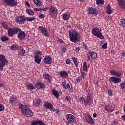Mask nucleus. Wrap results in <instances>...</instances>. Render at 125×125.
<instances>
[{
	"label": "nucleus",
	"mask_w": 125,
	"mask_h": 125,
	"mask_svg": "<svg viewBox=\"0 0 125 125\" xmlns=\"http://www.w3.org/2000/svg\"><path fill=\"white\" fill-rule=\"evenodd\" d=\"M18 32H19V28L17 27L10 28L8 31V35L9 37H13L15 34L17 35Z\"/></svg>",
	"instance_id": "nucleus-5"
},
{
	"label": "nucleus",
	"mask_w": 125,
	"mask_h": 125,
	"mask_svg": "<svg viewBox=\"0 0 125 125\" xmlns=\"http://www.w3.org/2000/svg\"><path fill=\"white\" fill-rule=\"evenodd\" d=\"M28 86L30 88V89H32V90L35 89V87L33 86V84H29Z\"/></svg>",
	"instance_id": "nucleus-49"
},
{
	"label": "nucleus",
	"mask_w": 125,
	"mask_h": 125,
	"mask_svg": "<svg viewBox=\"0 0 125 125\" xmlns=\"http://www.w3.org/2000/svg\"><path fill=\"white\" fill-rule=\"evenodd\" d=\"M44 77L46 79V80H48L49 83L51 82V79H52L51 76L45 73L44 74Z\"/></svg>",
	"instance_id": "nucleus-24"
},
{
	"label": "nucleus",
	"mask_w": 125,
	"mask_h": 125,
	"mask_svg": "<svg viewBox=\"0 0 125 125\" xmlns=\"http://www.w3.org/2000/svg\"><path fill=\"white\" fill-rule=\"evenodd\" d=\"M105 110L109 113H112L114 110V109L112 108V105H109L105 106Z\"/></svg>",
	"instance_id": "nucleus-22"
},
{
	"label": "nucleus",
	"mask_w": 125,
	"mask_h": 125,
	"mask_svg": "<svg viewBox=\"0 0 125 125\" xmlns=\"http://www.w3.org/2000/svg\"><path fill=\"white\" fill-rule=\"evenodd\" d=\"M25 5L28 7H30L31 6V5L30 4V3H28V1L25 2Z\"/></svg>",
	"instance_id": "nucleus-59"
},
{
	"label": "nucleus",
	"mask_w": 125,
	"mask_h": 125,
	"mask_svg": "<svg viewBox=\"0 0 125 125\" xmlns=\"http://www.w3.org/2000/svg\"><path fill=\"white\" fill-rule=\"evenodd\" d=\"M42 60V58L41 56L35 55L34 57V61L37 64H40L41 63V61Z\"/></svg>",
	"instance_id": "nucleus-18"
},
{
	"label": "nucleus",
	"mask_w": 125,
	"mask_h": 125,
	"mask_svg": "<svg viewBox=\"0 0 125 125\" xmlns=\"http://www.w3.org/2000/svg\"><path fill=\"white\" fill-rule=\"evenodd\" d=\"M41 105V100L37 99L34 103V106L35 107H39Z\"/></svg>",
	"instance_id": "nucleus-28"
},
{
	"label": "nucleus",
	"mask_w": 125,
	"mask_h": 125,
	"mask_svg": "<svg viewBox=\"0 0 125 125\" xmlns=\"http://www.w3.org/2000/svg\"><path fill=\"white\" fill-rule=\"evenodd\" d=\"M17 34L18 39L21 41H23V40H24L26 37V34L25 32L24 31H22V30L20 28H19V32H18Z\"/></svg>",
	"instance_id": "nucleus-8"
},
{
	"label": "nucleus",
	"mask_w": 125,
	"mask_h": 125,
	"mask_svg": "<svg viewBox=\"0 0 125 125\" xmlns=\"http://www.w3.org/2000/svg\"><path fill=\"white\" fill-rule=\"evenodd\" d=\"M39 17L41 19L44 18V17H45V16H44V15H43L42 14H40L39 15Z\"/></svg>",
	"instance_id": "nucleus-50"
},
{
	"label": "nucleus",
	"mask_w": 125,
	"mask_h": 125,
	"mask_svg": "<svg viewBox=\"0 0 125 125\" xmlns=\"http://www.w3.org/2000/svg\"><path fill=\"white\" fill-rule=\"evenodd\" d=\"M35 18H36L35 17H33L32 18L31 17H26V19L27 21H28V22H32L33 20H35Z\"/></svg>",
	"instance_id": "nucleus-36"
},
{
	"label": "nucleus",
	"mask_w": 125,
	"mask_h": 125,
	"mask_svg": "<svg viewBox=\"0 0 125 125\" xmlns=\"http://www.w3.org/2000/svg\"><path fill=\"white\" fill-rule=\"evenodd\" d=\"M25 54V49L22 47H20V51L18 52V56H23Z\"/></svg>",
	"instance_id": "nucleus-19"
},
{
	"label": "nucleus",
	"mask_w": 125,
	"mask_h": 125,
	"mask_svg": "<svg viewBox=\"0 0 125 125\" xmlns=\"http://www.w3.org/2000/svg\"><path fill=\"white\" fill-rule=\"evenodd\" d=\"M57 42H58L60 43H64V41H63L62 39H58Z\"/></svg>",
	"instance_id": "nucleus-51"
},
{
	"label": "nucleus",
	"mask_w": 125,
	"mask_h": 125,
	"mask_svg": "<svg viewBox=\"0 0 125 125\" xmlns=\"http://www.w3.org/2000/svg\"><path fill=\"white\" fill-rule=\"evenodd\" d=\"M26 13L29 15H34V12L30 9L26 10Z\"/></svg>",
	"instance_id": "nucleus-38"
},
{
	"label": "nucleus",
	"mask_w": 125,
	"mask_h": 125,
	"mask_svg": "<svg viewBox=\"0 0 125 125\" xmlns=\"http://www.w3.org/2000/svg\"><path fill=\"white\" fill-rule=\"evenodd\" d=\"M16 22L18 24H24L25 21H26V18H24L23 16H17L15 18Z\"/></svg>",
	"instance_id": "nucleus-6"
},
{
	"label": "nucleus",
	"mask_w": 125,
	"mask_h": 125,
	"mask_svg": "<svg viewBox=\"0 0 125 125\" xmlns=\"http://www.w3.org/2000/svg\"><path fill=\"white\" fill-rule=\"evenodd\" d=\"M60 76L63 79H66V78H67L68 77V73L66 71H61L60 73Z\"/></svg>",
	"instance_id": "nucleus-20"
},
{
	"label": "nucleus",
	"mask_w": 125,
	"mask_h": 125,
	"mask_svg": "<svg viewBox=\"0 0 125 125\" xmlns=\"http://www.w3.org/2000/svg\"><path fill=\"white\" fill-rule=\"evenodd\" d=\"M120 7L122 9H125V0H118Z\"/></svg>",
	"instance_id": "nucleus-15"
},
{
	"label": "nucleus",
	"mask_w": 125,
	"mask_h": 125,
	"mask_svg": "<svg viewBox=\"0 0 125 125\" xmlns=\"http://www.w3.org/2000/svg\"><path fill=\"white\" fill-rule=\"evenodd\" d=\"M88 13L89 14H95L96 15L97 14V10L93 8H90L88 9Z\"/></svg>",
	"instance_id": "nucleus-17"
},
{
	"label": "nucleus",
	"mask_w": 125,
	"mask_h": 125,
	"mask_svg": "<svg viewBox=\"0 0 125 125\" xmlns=\"http://www.w3.org/2000/svg\"><path fill=\"white\" fill-rule=\"evenodd\" d=\"M96 3L98 6H101L104 4V0H97Z\"/></svg>",
	"instance_id": "nucleus-25"
},
{
	"label": "nucleus",
	"mask_w": 125,
	"mask_h": 125,
	"mask_svg": "<svg viewBox=\"0 0 125 125\" xmlns=\"http://www.w3.org/2000/svg\"><path fill=\"white\" fill-rule=\"evenodd\" d=\"M8 63V61L6 60L5 56L0 54V70L3 71V67Z\"/></svg>",
	"instance_id": "nucleus-3"
},
{
	"label": "nucleus",
	"mask_w": 125,
	"mask_h": 125,
	"mask_svg": "<svg viewBox=\"0 0 125 125\" xmlns=\"http://www.w3.org/2000/svg\"><path fill=\"white\" fill-rule=\"evenodd\" d=\"M15 0H4V2L6 5L13 7V6H16V5H17V2Z\"/></svg>",
	"instance_id": "nucleus-7"
},
{
	"label": "nucleus",
	"mask_w": 125,
	"mask_h": 125,
	"mask_svg": "<svg viewBox=\"0 0 125 125\" xmlns=\"http://www.w3.org/2000/svg\"><path fill=\"white\" fill-rule=\"evenodd\" d=\"M31 125H46L44 122H42V121H34Z\"/></svg>",
	"instance_id": "nucleus-16"
},
{
	"label": "nucleus",
	"mask_w": 125,
	"mask_h": 125,
	"mask_svg": "<svg viewBox=\"0 0 125 125\" xmlns=\"http://www.w3.org/2000/svg\"><path fill=\"white\" fill-rule=\"evenodd\" d=\"M88 99V101H89V103H92V97L91 98H89Z\"/></svg>",
	"instance_id": "nucleus-58"
},
{
	"label": "nucleus",
	"mask_w": 125,
	"mask_h": 125,
	"mask_svg": "<svg viewBox=\"0 0 125 125\" xmlns=\"http://www.w3.org/2000/svg\"><path fill=\"white\" fill-rule=\"evenodd\" d=\"M107 48H108V43L107 42L104 44L102 46V48H103V49H107Z\"/></svg>",
	"instance_id": "nucleus-41"
},
{
	"label": "nucleus",
	"mask_w": 125,
	"mask_h": 125,
	"mask_svg": "<svg viewBox=\"0 0 125 125\" xmlns=\"http://www.w3.org/2000/svg\"><path fill=\"white\" fill-rule=\"evenodd\" d=\"M16 99L14 97H12L11 98H10V104H11V105L13 104V103H14V102H15Z\"/></svg>",
	"instance_id": "nucleus-33"
},
{
	"label": "nucleus",
	"mask_w": 125,
	"mask_h": 125,
	"mask_svg": "<svg viewBox=\"0 0 125 125\" xmlns=\"http://www.w3.org/2000/svg\"><path fill=\"white\" fill-rule=\"evenodd\" d=\"M63 18L64 20H69V18H70V14L64 13L63 15Z\"/></svg>",
	"instance_id": "nucleus-29"
},
{
	"label": "nucleus",
	"mask_w": 125,
	"mask_h": 125,
	"mask_svg": "<svg viewBox=\"0 0 125 125\" xmlns=\"http://www.w3.org/2000/svg\"><path fill=\"white\" fill-rule=\"evenodd\" d=\"M44 106L46 107V108L47 109H51L53 108V105H52V104L51 103H48L47 102H45Z\"/></svg>",
	"instance_id": "nucleus-21"
},
{
	"label": "nucleus",
	"mask_w": 125,
	"mask_h": 125,
	"mask_svg": "<svg viewBox=\"0 0 125 125\" xmlns=\"http://www.w3.org/2000/svg\"><path fill=\"white\" fill-rule=\"evenodd\" d=\"M36 87L37 89H40V90H42L45 88V85L41 82H38L35 84Z\"/></svg>",
	"instance_id": "nucleus-12"
},
{
	"label": "nucleus",
	"mask_w": 125,
	"mask_h": 125,
	"mask_svg": "<svg viewBox=\"0 0 125 125\" xmlns=\"http://www.w3.org/2000/svg\"><path fill=\"white\" fill-rule=\"evenodd\" d=\"M67 50L66 47H64L63 48H62V52L65 53V52Z\"/></svg>",
	"instance_id": "nucleus-63"
},
{
	"label": "nucleus",
	"mask_w": 125,
	"mask_h": 125,
	"mask_svg": "<svg viewBox=\"0 0 125 125\" xmlns=\"http://www.w3.org/2000/svg\"><path fill=\"white\" fill-rule=\"evenodd\" d=\"M47 10H48V8H47V7L44 8H41V11H46Z\"/></svg>",
	"instance_id": "nucleus-57"
},
{
	"label": "nucleus",
	"mask_w": 125,
	"mask_h": 125,
	"mask_svg": "<svg viewBox=\"0 0 125 125\" xmlns=\"http://www.w3.org/2000/svg\"><path fill=\"white\" fill-rule=\"evenodd\" d=\"M121 81V78L116 77H112L109 79V83H119Z\"/></svg>",
	"instance_id": "nucleus-11"
},
{
	"label": "nucleus",
	"mask_w": 125,
	"mask_h": 125,
	"mask_svg": "<svg viewBox=\"0 0 125 125\" xmlns=\"http://www.w3.org/2000/svg\"><path fill=\"white\" fill-rule=\"evenodd\" d=\"M0 39L2 42H6V41H8V40H9V38L6 36H1Z\"/></svg>",
	"instance_id": "nucleus-34"
},
{
	"label": "nucleus",
	"mask_w": 125,
	"mask_h": 125,
	"mask_svg": "<svg viewBox=\"0 0 125 125\" xmlns=\"http://www.w3.org/2000/svg\"><path fill=\"white\" fill-rule=\"evenodd\" d=\"M110 73L112 76H116L117 77H121L122 72L115 70H110Z\"/></svg>",
	"instance_id": "nucleus-14"
},
{
	"label": "nucleus",
	"mask_w": 125,
	"mask_h": 125,
	"mask_svg": "<svg viewBox=\"0 0 125 125\" xmlns=\"http://www.w3.org/2000/svg\"><path fill=\"white\" fill-rule=\"evenodd\" d=\"M120 26L122 27H125V19H121L120 21Z\"/></svg>",
	"instance_id": "nucleus-31"
},
{
	"label": "nucleus",
	"mask_w": 125,
	"mask_h": 125,
	"mask_svg": "<svg viewBox=\"0 0 125 125\" xmlns=\"http://www.w3.org/2000/svg\"><path fill=\"white\" fill-rule=\"evenodd\" d=\"M19 108L21 109L22 114L25 117H32L33 116V112L32 110L27 107L26 105L20 104L19 106Z\"/></svg>",
	"instance_id": "nucleus-1"
},
{
	"label": "nucleus",
	"mask_w": 125,
	"mask_h": 125,
	"mask_svg": "<svg viewBox=\"0 0 125 125\" xmlns=\"http://www.w3.org/2000/svg\"><path fill=\"white\" fill-rule=\"evenodd\" d=\"M34 3H35L37 6H41L42 5V2L40 1H39V0H34L33 1Z\"/></svg>",
	"instance_id": "nucleus-30"
},
{
	"label": "nucleus",
	"mask_w": 125,
	"mask_h": 125,
	"mask_svg": "<svg viewBox=\"0 0 125 125\" xmlns=\"http://www.w3.org/2000/svg\"><path fill=\"white\" fill-rule=\"evenodd\" d=\"M122 119H123L125 121V115H123L121 117Z\"/></svg>",
	"instance_id": "nucleus-64"
},
{
	"label": "nucleus",
	"mask_w": 125,
	"mask_h": 125,
	"mask_svg": "<svg viewBox=\"0 0 125 125\" xmlns=\"http://www.w3.org/2000/svg\"><path fill=\"white\" fill-rule=\"evenodd\" d=\"M66 64H67V65H69V64H71V60L69 59H67L66 61Z\"/></svg>",
	"instance_id": "nucleus-47"
},
{
	"label": "nucleus",
	"mask_w": 125,
	"mask_h": 125,
	"mask_svg": "<svg viewBox=\"0 0 125 125\" xmlns=\"http://www.w3.org/2000/svg\"><path fill=\"white\" fill-rule=\"evenodd\" d=\"M81 81H82V77H78L76 78V82H77V83H80V82H81Z\"/></svg>",
	"instance_id": "nucleus-48"
},
{
	"label": "nucleus",
	"mask_w": 125,
	"mask_h": 125,
	"mask_svg": "<svg viewBox=\"0 0 125 125\" xmlns=\"http://www.w3.org/2000/svg\"><path fill=\"white\" fill-rule=\"evenodd\" d=\"M120 87L121 89H125V83L122 82L120 83Z\"/></svg>",
	"instance_id": "nucleus-42"
},
{
	"label": "nucleus",
	"mask_w": 125,
	"mask_h": 125,
	"mask_svg": "<svg viewBox=\"0 0 125 125\" xmlns=\"http://www.w3.org/2000/svg\"><path fill=\"white\" fill-rule=\"evenodd\" d=\"M35 54V55H42V52L41 51H37Z\"/></svg>",
	"instance_id": "nucleus-45"
},
{
	"label": "nucleus",
	"mask_w": 125,
	"mask_h": 125,
	"mask_svg": "<svg viewBox=\"0 0 125 125\" xmlns=\"http://www.w3.org/2000/svg\"><path fill=\"white\" fill-rule=\"evenodd\" d=\"M4 106L2 104H0V112L4 111Z\"/></svg>",
	"instance_id": "nucleus-46"
},
{
	"label": "nucleus",
	"mask_w": 125,
	"mask_h": 125,
	"mask_svg": "<svg viewBox=\"0 0 125 125\" xmlns=\"http://www.w3.org/2000/svg\"><path fill=\"white\" fill-rule=\"evenodd\" d=\"M69 35L70 39V41L73 42H77L80 41V39L78 37L79 33L76 31L69 32Z\"/></svg>",
	"instance_id": "nucleus-2"
},
{
	"label": "nucleus",
	"mask_w": 125,
	"mask_h": 125,
	"mask_svg": "<svg viewBox=\"0 0 125 125\" xmlns=\"http://www.w3.org/2000/svg\"><path fill=\"white\" fill-rule=\"evenodd\" d=\"M87 122L90 124L91 125H92V124H94V121H93V119H92V118H91V116H88L87 119Z\"/></svg>",
	"instance_id": "nucleus-26"
},
{
	"label": "nucleus",
	"mask_w": 125,
	"mask_h": 125,
	"mask_svg": "<svg viewBox=\"0 0 125 125\" xmlns=\"http://www.w3.org/2000/svg\"><path fill=\"white\" fill-rule=\"evenodd\" d=\"M108 94L110 96L113 95V91L111 90H108Z\"/></svg>",
	"instance_id": "nucleus-52"
},
{
	"label": "nucleus",
	"mask_w": 125,
	"mask_h": 125,
	"mask_svg": "<svg viewBox=\"0 0 125 125\" xmlns=\"http://www.w3.org/2000/svg\"><path fill=\"white\" fill-rule=\"evenodd\" d=\"M65 100H67V101H70L71 100V97H69V96H67L65 97Z\"/></svg>",
	"instance_id": "nucleus-56"
},
{
	"label": "nucleus",
	"mask_w": 125,
	"mask_h": 125,
	"mask_svg": "<svg viewBox=\"0 0 125 125\" xmlns=\"http://www.w3.org/2000/svg\"><path fill=\"white\" fill-rule=\"evenodd\" d=\"M89 54L90 56H91V58H92V59H95V58L97 57V53L94 52H93L92 53L90 52H89Z\"/></svg>",
	"instance_id": "nucleus-23"
},
{
	"label": "nucleus",
	"mask_w": 125,
	"mask_h": 125,
	"mask_svg": "<svg viewBox=\"0 0 125 125\" xmlns=\"http://www.w3.org/2000/svg\"><path fill=\"white\" fill-rule=\"evenodd\" d=\"M84 105L85 106V107H86L87 104H89V101H88V99L85 98L84 100Z\"/></svg>",
	"instance_id": "nucleus-40"
},
{
	"label": "nucleus",
	"mask_w": 125,
	"mask_h": 125,
	"mask_svg": "<svg viewBox=\"0 0 125 125\" xmlns=\"http://www.w3.org/2000/svg\"><path fill=\"white\" fill-rule=\"evenodd\" d=\"M38 31L40 32V33H41V34H43V35H44V36L46 37H49V36L48 32H47V30L46 28L43 27L39 26L38 27Z\"/></svg>",
	"instance_id": "nucleus-9"
},
{
	"label": "nucleus",
	"mask_w": 125,
	"mask_h": 125,
	"mask_svg": "<svg viewBox=\"0 0 125 125\" xmlns=\"http://www.w3.org/2000/svg\"><path fill=\"white\" fill-rule=\"evenodd\" d=\"M51 57H50L49 56H46L44 58V63H45V64H47V65H50V64H51Z\"/></svg>",
	"instance_id": "nucleus-13"
},
{
	"label": "nucleus",
	"mask_w": 125,
	"mask_h": 125,
	"mask_svg": "<svg viewBox=\"0 0 125 125\" xmlns=\"http://www.w3.org/2000/svg\"><path fill=\"white\" fill-rule=\"evenodd\" d=\"M122 56L123 57H125V52H124V51L122 52Z\"/></svg>",
	"instance_id": "nucleus-62"
},
{
	"label": "nucleus",
	"mask_w": 125,
	"mask_h": 125,
	"mask_svg": "<svg viewBox=\"0 0 125 125\" xmlns=\"http://www.w3.org/2000/svg\"><path fill=\"white\" fill-rule=\"evenodd\" d=\"M17 46L13 45L11 46V50H17Z\"/></svg>",
	"instance_id": "nucleus-43"
},
{
	"label": "nucleus",
	"mask_w": 125,
	"mask_h": 125,
	"mask_svg": "<svg viewBox=\"0 0 125 125\" xmlns=\"http://www.w3.org/2000/svg\"><path fill=\"white\" fill-rule=\"evenodd\" d=\"M92 33L94 36H96V37H97L99 39H101V40L104 39V36L102 35V34H101L99 29L97 28H93Z\"/></svg>",
	"instance_id": "nucleus-4"
},
{
	"label": "nucleus",
	"mask_w": 125,
	"mask_h": 125,
	"mask_svg": "<svg viewBox=\"0 0 125 125\" xmlns=\"http://www.w3.org/2000/svg\"><path fill=\"white\" fill-rule=\"evenodd\" d=\"M85 73H82L81 74V78H83V79H84V76H85Z\"/></svg>",
	"instance_id": "nucleus-61"
},
{
	"label": "nucleus",
	"mask_w": 125,
	"mask_h": 125,
	"mask_svg": "<svg viewBox=\"0 0 125 125\" xmlns=\"http://www.w3.org/2000/svg\"><path fill=\"white\" fill-rule=\"evenodd\" d=\"M56 10V9L54 8V7H52L49 9V11L48 12H50V13L52 14L55 12Z\"/></svg>",
	"instance_id": "nucleus-37"
},
{
	"label": "nucleus",
	"mask_w": 125,
	"mask_h": 125,
	"mask_svg": "<svg viewBox=\"0 0 125 125\" xmlns=\"http://www.w3.org/2000/svg\"><path fill=\"white\" fill-rule=\"evenodd\" d=\"M72 58L74 63V65H75L76 67H78V60H77V58H76L74 57H72Z\"/></svg>",
	"instance_id": "nucleus-32"
},
{
	"label": "nucleus",
	"mask_w": 125,
	"mask_h": 125,
	"mask_svg": "<svg viewBox=\"0 0 125 125\" xmlns=\"http://www.w3.org/2000/svg\"><path fill=\"white\" fill-rule=\"evenodd\" d=\"M2 26L5 29H8V26L5 23H2Z\"/></svg>",
	"instance_id": "nucleus-55"
},
{
	"label": "nucleus",
	"mask_w": 125,
	"mask_h": 125,
	"mask_svg": "<svg viewBox=\"0 0 125 125\" xmlns=\"http://www.w3.org/2000/svg\"><path fill=\"white\" fill-rule=\"evenodd\" d=\"M75 118L76 117L73 116L72 114H67L66 115V118L69 123H76Z\"/></svg>",
	"instance_id": "nucleus-10"
},
{
	"label": "nucleus",
	"mask_w": 125,
	"mask_h": 125,
	"mask_svg": "<svg viewBox=\"0 0 125 125\" xmlns=\"http://www.w3.org/2000/svg\"><path fill=\"white\" fill-rule=\"evenodd\" d=\"M33 10H34V11H35V12L41 11H42V8L38 9V8H35L33 9Z\"/></svg>",
	"instance_id": "nucleus-53"
},
{
	"label": "nucleus",
	"mask_w": 125,
	"mask_h": 125,
	"mask_svg": "<svg viewBox=\"0 0 125 125\" xmlns=\"http://www.w3.org/2000/svg\"><path fill=\"white\" fill-rule=\"evenodd\" d=\"M83 71L87 70V63L85 62L83 63Z\"/></svg>",
	"instance_id": "nucleus-39"
},
{
	"label": "nucleus",
	"mask_w": 125,
	"mask_h": 125,
	"mask_svg": "<svg viewBox=\"0 0 125 125\" xmlns=\"http://www.w3.org/2000/svg\"><path fill=\"white\" fill-rule=\"evenodd\" d=\"M66 81H64L62 83V84L63 85L64 88H66Z\"/></svg>",
	"instance_id": "nucleus-54"
},
{
	"label": "nucleus",
	"mask_w": 125,
	"mask_h": 125,
	"mask_svg": "<svg viewBox=\"0 0 125 125\" xmlns=\"http://www.w3.org/2000/svg\"><path fill=\"white\" fill-rule=\"evenodd\" d=\"M52 94H53V95L54 96H55V97H56L57 98H58V97H59V93H58L57 92V91L56 90H52Z\"/></svg>",
	"instance_id": "nucleus-27"
},
{
	"label": "nucleus",
	"mask_w": 125,
	"mask_h": 125,
	"mask_svg": "<svg viewBox=\"0 0 125 125\" xmlns=\"http://www.w3.org/2000/svg\"><path fill=\"white\" fill-rule=\"evenodd\" d=\"M106 10H107V13L108 14H111L112 13V11H113L110 6H108L106 7Z\"/></svg>",
	"instance_id": "nucleus-35"
},
{
	"label": "nucleus",
	"mask_w": 125,
	"mask_h": 125,
	"mask_svg": "<svg viewBox=\"0 0 125 125\" xmlns=\"http://www.w3.org/2000/svg\"><path fill=\"white\" fill-rule=\"evenodd\" d=\"M70 84H69V83H67V84H66L65 89H67V88L68 89H69L70 88Z\"/></svg>",
	"instance_id": "nucleus-60"
},
{
	"label": "nucleus",
	"mask_w": 125,
	"mask_h": 125,
	"mask_svg": "<svg viewBox=\"0 0 125 125\" xmlns=\"http://www.w3.org/2000/svg\"><path fill=\"white\" fill-rule=\"evenodd\" d=\"M85 98L81 97L78 99V101H80V102H81L83 104V102H84V99Z\"/></svg>",
	"instance_id": "nucleus-44"
}]
</instances>
